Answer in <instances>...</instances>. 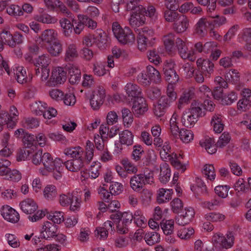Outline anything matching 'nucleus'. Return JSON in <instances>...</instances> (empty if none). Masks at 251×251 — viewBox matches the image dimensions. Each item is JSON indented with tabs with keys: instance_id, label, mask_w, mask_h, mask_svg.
I'll list each match as a JSON object with an SVG mask.
<instances>
[{
	"instance_id": "47",
	"label": "nucleus",
	"mask_w": 251,
	"mask_h": 251,
	"mask_svg": "<svg viewBox=\"0 0 251 251\" xmlns=\"http://www.w3.org/2000/svg\"><path fill=\"white\" fill-rule=\"evenodd\" d=\"M225 77L226 81L232 84H237L240 81L239 72L235 69H231L227 72Z\"/></svg>"
},
{
	"instance_id": "45",
	"label": "nucleus",
	"mask_w": 251,
	"mask_h": 251,
	"mask_svg": "<svg viewBox=\"0 0 251 251\" xmlns=\"http://www.w3.org/2000/svg\"><path fill=\"white\" fill-rule=\"evenodd\" d=\"M181 15L176 9H166L164 12V18L169 23H175Z\"/></svg>"
},
{
	"instance_id": "52",
	"label": "nucleus",
	"mask_w": 251,
	"mask_h": 251,
	"mask_svg": "<svg viewBox=\"0 0 251 251\" xmlns=\"http://www.w3.org/2000/svg\"><path fill=\"white\" fill-rule=\"evenodd\" d=\"M6 172L3 176H5L7 179L16 182L21 180L22 175L19 171L15 169L11 170L8 167Z\"/></svg>"
},
{
	"instance_id": "27",
	"label": "nucleus",
	"mask_w": 251,
	"mask_h": 251,
	"mask_svg": "<svg viewBox=\"0 0 251 251\" xmlns=\"http://www.w3.org/2000/svg\"><path fill=\"white\" fill-rule=\"evenodd\" d=\"M83 152V149L80 146L67 148L64 151V153L66 155L74 159H83L82 157Z\"/></svg>"
},
{
	"instance_id": "39",
	"label": "nucleus",
	"mask_w": 251,
	"mask_h": 251,
	"mask_svg": "<svg viewBox=\"0 0 251 251\" xmlns=\"http://www.w3.org/2000/svg\"><path fill=\"white\" fill-rule=\"evenodd\" d=\"M95 146L93 142L87 140L85 147V157L84 159L86 164H89L93 159L94 156Z\"/></svg>"
},
{
	"instance_id": "36",
	"label": "nucleus",
	"mask_w": 251,
	"mask_h": 251,
	"mask_svg": "<svg viewBox=\"0 0 251 251\" xmlns=\"http://www.w3.org/2000/svg\"><path fill=\"white\" fill-rule=\"evenodd\" d=\"M59 24L62 29L63 35L66 37H70L73 32V25L66 18L61 19L59 20Z\"/></svg>"
},
{
	"instance_id": "57",
	"label": "nucleus",
	"mask_w": 251,
	"mask_h": 251,
	"mask_svg": "<svg viewBox=\"0 0 251 251\" xmlns=\"http://www.w3.org/2000/svg\"><path fill=\"white\" fill-rule=\"evenodd\" d=\"M194 233V229L192 227L182 228L177 231V236L181 239L190 238Z\"/></svg>"
},
{
	"instance_id": "26",
	"label": "nucleus",
	"mask_w": 251,
	"mask_h": 251,
	"mask_svg": "<svg viewBox=\"0 0 251 251\" xmlns=\"http://www.w3.org/2000/svg\"><path fill=\"white\" fill-rule=\"evenodd\" d=\"M200 145L204 148L209 154H214L217 151V144H215L213 139L206 137L200 142Z\"/></svg>"
},
{
	"instance_id": "13",
	"label": "nucleus",
	"mask_w": 251,
	"mask_h": 251,
	"mask_svg": "<svg viewBox=\"0 0 251 251\" xmlns=\"http://www.w3.org/2000/svg\"><path fill=\"white\" fill-rule=\"evenodd\" d=\"M194 215L195 211L193 208H185L181 214L176 218V223L180 226L188 224L192 221Z\"/></svg>"
},
{
	"instance_id": "48",
	"label": "nucleus",
	"mask_w": 251,
	"mask_h": 251,
	"mask_svg": "<svg viewBox=\"0 0 251 251\" xmlns=\"http://www.w3.org/2000/svg\"><path fill=\"white\" fill-rule=\"evenodd\" d=\"M204 217L207 221L213 223L222 222L226 218L225 215L220 212H210L205 215Z\"/></svg>"
},
{
	"instance_id": "18",
	"label": "nucleus",
	"mask_w": 251,
	"mask_h": 251,
	"mask_svg": "<svg viewBox=\"0 0 251 251\" xmlns=\"http://www.w3.org/2000/svg\"><path fill=\"white\" fill-rule=\"evenodd\" d=\"M86 164L84 159H73L68 160L63 163L67 170L73 172H76L81 170Z\"/></svg>"
},
{
	"instance_id": "16",
	"label": "nucleus",
	"mask_w": 251,
	"mask_h": 251,
	"mask_svg": "<svg viewBox=\"0 0 251 251\" xmlns=\"http://www.w3.org/2000/svg\"><path fill=\"white\" fill-rule=\"evenodd\" d=\"M58 32L54 29L49 28L43 30L39 36V39L44 44H49L58 39Z\"/></svg>"
},
{
	"instance_id": "64",
	"label": "nucleus",
	"mask_w": 251,
	"mask_h": 251,
	"mask_svg": "<svg viewBox=\"0 0 251 251\" xmlns=\"http://www.w3.org/2000/svg\"><path fill=\"white\" fill-rule=\"evenodd\" d=\"M251 107V101L249 99H241L237 102V109L241 112L246 111Z\"/></svg>"
},
{
	"instance_id": "11",
	"label": "nucleus",
	"mask_w": 251,
	"mask_h": 251,
	"mask_svg": "<svg viewBox=\"0 0 251 251\" xmlns=\"http://www.w3.org/2000/svg\"><path fill=\"white\" fill-rule=\"evenodd\" d=\"M1 214L5 220L12 223H16L20 219L19 214L15 209L7 205L2 206Z\"/></svg>"
},
{
	"instance_id": "32",
	"label": "nucleus",
	"mask_w": 251,
	"mask_h": 251,
	"mask_svg": "<svg viewBox=\"0 0 251 251\" xmlns=\"http://www.w3.org/2000/svg\"><path fill=\"white\" fill-rule=\"evenodd\" d=\"M175 35L173 33H170L163 37V41L166 50L173 52L175 50Z\"/></svg>"
},
{
	"instance_id": "20",
	"label": "nucleus",
	"mask_w": 251,
	"mask_h": 251,
	"mask_svg": "<svg viewBox=\"0 0 251 251\" xmlns=\"http://www.w3.org/2000/svg\"><path fill=\"white\" fill-rule=\"evenodd\" d=\"M138 9L140 11L144 16L149 17L151 21H155L158 17V13L156 8L153 5L150 4L147 7L142 5H138Z\"/></svg>"
},
{
	"instance_id": "12",
	"label": "nucleus",
	"mask_w": 251,
	"mask_h": 251,
	"mask_svg": "<svg viewBox=\"0 0 251 251\" xmlns=\"http://www.w3.org/2000/svg\"><path fill=\"white\" fill-rule=\"evenodd\" d=\"M197 67L205 76L209 77L214 72V63L208 59L198 58L196 61Z\"/></svg>"
},
{
	"instance_id": "24",
	"label": "nucleus",
	"mask_w": 251,
	"mask_h": 251,
	"mask_svg": "<svg viewBox=\"0 0 251 251\" xmlns=\"http://www.w3.org/2000/svg\"><path fill=\"white\" fill-rule=\"evenodd\" d=\"M68 72L70 75L69 82L75 84L78 83L81 78V72L78 67L75 65H70L68 67Z\"/></svg>"
},
{
	"instance_id": "15",
	"label": "nucleus",
	"mask_w": 251,
	"mask_h": 251,
	"mask_svg": "<svg viewBox=\"0 0 251 251\" xmlns=\"http://www.w3.org/2000/svg\"><path fill=\"white\" fill-rule=\"evenodd\" d=\"M146 20L145 17L138 9L131 14L128 22L130 26L136 28L144 25Z\"/></svg>"
},
{
	"instance_id": "5",
	"label": "nucleus",
	"mask_w": 251,
	"mask_h": 251,
	"mask_svg": "<svg viewBox=\"0 0 251 251\" xmlns=\"http://www.w3.org/2000/svg\"><path fill=\"white\" fill-rule=\"evenodd\" d=\"M214 108L215 104L209 100H205L203 102L198 100H195L192 101L188 111L199 119L205 115L204 110L212 111Z\"/></svg>"
},
{
	"instance_id": "4",
	"label": "nucleus",
	"mask_w": 251,
	"mask_h": 251,
	"mask_svg": "<svg viewBox=\"0 0 251 251\" xmlns=\"http://www.w3.org/2000/svg\"><path fill=\"white\" fill-rule=\"evenodd\" d=\"M21 210L26 214H31L35 212L34 215L29 216L28 218L32 222H35L43 218L45 213L42 210H37L38 206L36 202L31 199H26L20 202Z\"/></svg>"
},
{
	"instance_id": "55",
	"label": "nucleus",
	"mask_w": 251,
	"mask_h": 251,
	"mask_svg": "<svg viewBox=\"0 0 251 251\" xmlns=\"http://www.w3.org/2000/svg\"><path fill=\"white\" fill-rule=\"evenodd\" d=\"M50 59L48 54H43L36 59L34 65L36 67H47L50 63Z\"/></svg>"
},
{
	"instance_id": "49",
	"label": "nucleus",
	"mask_w": 251,
	"mask_h": 251,
	"mask_svg": "<svg viewBox=\"0 0 251 251\" xmlns=\"http://www.w3.org/2000/svg\"><path fill=\"white\" fill-rule=\"evenodd\" d=\"M160 225L165 234H173L174 229V222L173 220L162 221L160 222Z\"/></svg>"
},
{
	"instance_id": "1",
	"label": "nucleus",
	"mask_w": 251,
	"mask_h": 251,
	"mask_svg": "<svg viewBox=\"0 0 251 251\" xmlns=\"http://www.w3.org/2000/svg\"><path fill=\"white\" fill-rule=\"evenodd\" d=\"M42 164L44 168L39 169L40 174L47 176L52 173L56 179L61 177L63 163L60 158H55L53 159L50 153L45 152L42 156Z\"/></svg>"
},
{
	"instance_id": "43",
	"label": "nucleus",
	"mask_w": 251,
	"mask_h": 251,
	"mask_svg": "<svg viewBox=\"0 0 251 251\" xmlns=\"http://www.w3.org/2000/svg\"><path fill=\"white\" fill-rule=\"evenodd\" d=\"M146 70L151 81H152L156 83L160 82L161 75L158 70L151 65L148 66Z\"/></svg>"
},
{
	"instance_id": "56",
	"label": "nucleus",
	"mask_w": 251,
	"mask_h": 251,
	"mask_svg": "<svg viewBox=\"0 0 251 251\" xmlns=\"http://www.w3.org/2000/svg\"><path fill=\"white\" fill-rule=\"evenodd\" d=\"M226 23V19L224 16L217 15L214 19H210L209 26L211 28L219 27Z\"/></svg>"
},
{
	"instance_id": "29",
	"label": "nucleus",
	"mask_w": 251,
	"mask_h": 251,
	"mask_svg": "<svg viewBox=\"0 0 251 251\" xmlns=\"http://www.w3.org/2000/svg\"><path fill=\"white\" fill-rule=\"evenodd\" d=\"M160 170L159 180L161 183L165 184L169 181L171 176V170L169 164L166 162L161 164Z\"/></svg>"
},
{
	"instance_id": "25",
	"label": "nucleus",
	"mask_w": 251,
	"mask_h": 251,
	"mask_svg": "<svg viewBox=\"0 0 251 251\" xmlns=\"http://www.w3.org/2000/svg\"><path fill=\"white\" fill-rule=\"evenodd\" d=\"M125 90L129 97L134 98L136 99L141 97V89L135 83H127L125 87Z\"/></svg>"
},
{
	"instance_id": "46",
	"label": "nucleus",
	"mask_w": 251,
	"mask_h": 251,
	"mask_svg": "<svg viewBox=\"0 0 251 251\" xmlns=\"http://www.w3.org/2000/svg\"><path fill=\"white\" fill-rule=\"evenodd\" d=\"M181 141L185 144H188L191 142L194 138L193 132L187 129H181L178 134Z\"/></svg>"
},
{
	"instance_id": "42",
	"label": "nucleus",
	"mask_w": 251,
	"mask_h": 251,
	"mask_svg": "<svg viewBox=\"0 0 251 251\" xmlns=\"http://www.w3.org/2000/svg\"><path fill=\"white\" fill-rule=\"evenodd\" d=\"M10 114H8L9 120L8 123V127L13 128L16 125L18 119L19 112L15 106L10 107Z\"/></svg>"
},
{
	"instance_id": "8",
	"label": "nucleus",
	"mask_w": 251,
	"mask_h": 251,
	"mask_svg": "<svg viewBox=\"0 0 251 251\" xmlns=\"http://www.w3.org/2000/svg\"><path fill=\"white\" fill-rule=\"evenodd\" d=\"M176 48L178 50L179 56L183 59H188L191 61H194L195 60L194 51L188 50L185 40H183L180 38H176L175 40V49Z\"/></svg>"
},
{
	"instance_id": "60",
	"label": "nucleus",
	"mask_w": 251,
	"mask_h": 251,
	"mask_svg": "<svg viewBox=\"0 0 251 251\" xmlns=\"http://www.w3.org/2000/svg\"><path fill=\"white\" fill-rule=\"evenodd\" d=\"M101 169V166L99 162H95L91 165L89 169V175L90 178L95 179L100 175V171Z\"/></svg>"
},
{
	"instance_id": "30",
	"label": "nucleus",
	"mask_w": 251,
	"mask_h": 251,
	"mask_svg": "<svg viewBox=\"0 0 251 251\" xmlns=\"http://www.w3.org/2000/svg\"><path fill=\"white\" fill-rule=\"evenodd\" d=\"M119 141L123 144L127 146H131L133 144L134 135L129 130H124L119 134Z\"/></svg>"
},
{
	"instance_id": "2",
	"label": "nucleus",
	"mask_w": 251,
	"mask_h": 251,
	"mask_svg": "<svg viewBox=\"0 0 251 251\" xmlns=\"http://www.w3.org/2000/svg\"><path fill=\"white\" fill-rule=\"evenodd\" d=\"M162 146V150L160 152L161 158L165 161H169L173 167L181 172H184L186 167L181 162V159H182V155L172 153L171 146L167 142L163 144Z\"/></svg>"
},
{
	"instance_id": "50",
	"label": "nucleus",
	"mask_w": 251,
	"mask_h": 251,
	"mask_svg": "<svg viewBox=\"0 0 251 251\" xmlns=\"http://www.w3.org/2000/svg\"><path fill=\"white\" fill-rule=\"evenodd\" d=\"M144 239L148 245L152 246L160 241V234L156 232H149L145 234Z\"/></svg>"
},
{
	"instance_id": "21",
	"label": "nucleus",
	"mask_w": 251,
	"mask_h": 251,
	"mask_svg": "<svg viewBox=\"0 0 251 251\" xmlns=\"http://www.w3.org/2000/svg\"><path fill=\"white\" fill-rule=\"evenodd\" d=\"M210 19L206 17L200 18L195 25V32L199 36L203 37L206 33L207 25L209 26Z\"/></svg>"
},
{
	"instance_id": "19",
	"label": "nucleus",
	"mask_w": 251,
	"mask_h": 251,
	"mask_svg": "<svg viewBox=\"0 0 251 251\" xmlns=\"http://www.w3.org/2000/svg\"><path fill=\"white\" fill-rule=\"evenodd\" d=\"M57 228L56 226L52 223L49 221L44 222L42 229L41 233L45 239H48L56 235Z\"/></svg>"
},
{
	"instance_id": "23",
	"label": "nucleus",
	"mask_w": 251,
	"mask_h": 251,
	"mask_svg": "<svg viewBox=\"0 0 251 251\" xmlns=\"http://www.w3.org/2000/svg\"><path fill=\"white\" fill-rule=\"evenodd\" d=\"M78 56L77 46L75 43L67 45L65 52V60L66 61H73Z\"/></svg>"
},
{
	"instance_id": "54",
	"label": "nucleus",
	"mask_w": 251,
	"mask_h": 251,
	"mask_svg": "<svg viewBox=\"0 0 251 251\" xmlns=\"http://www.w3.org/2000/svg\"><path fill=\"white\" fill-rule=\"evenodd\" d=\"M81 203V199L80 196L78 195L75 196L73 193L69 204L70 209L74 212L78 211L80 208Z\"/></svg>"
},
{
	"instance_id": "61",
	"label": "nucleus",
	"mask_w": 251,
	"mask_h": 251,
	"mask_svg": "<svg viewBox=\"0 0 251 251\" xmlns=\"http://www.w3.org/2000/svg\"><path fill=\"white\" fill-rule=\"evenodd\" d=\"M237 94L235 92L232 91L222 98V104L230 105L235 102L237 100Z\"/></svg>"
},
{
	"instance_id": "14",
	"label": "nucleus",
	"mask_w": 251,
	"mask_h": 251,
	"mask_svg": "<svg viewBox=\"0 0 251 251\" xmlns=\"http://www.w3.org/2000/svg\"><path fill=\"white\" fill-rule=\"evenodd\" d=\"M132 110L133 114L137 117L143 115L148 110V105L145 99L142 97L134 100Z\"/></svg>"
},
{
	"instance_id": "10",
	"label": "nucleus",
	"mask_w": 251,
	"mask_h": 251,
	"mask_svg": "<svg viewBox=\"0 0 251 251\" xmlns=\"http://www.w3.org/2000/svg\"><path fill=\"white\" fill-rule=\"evenodd\" d=\"M113 223L111 221H106L101 227H97L95 230L96 237L101 240H105L109 232L113 231Z\"/></svg>"
},
{
	"instance_id": "59",
	"label": "nucleus",
	"mask_w": 251,
	"mask_h": 251,
	"mask_svg": "<svg viewBox=\"0 0 251 251\" xmlns=\"http://www.w3.org/2000/svg\"><path fill=\"white\" fill-rule=\"evenodd\" d=\"M6 11L10 15L20 16L24 15L22 8L18 5H10L7 7Z\"/></svg>"
},
{
	"instance_id": "9",
	"label": "nucleus",
	"mask_w": 251,
	"mask_h": 251,
	"mask_svg": "<svg viewBox=\"0 0 251 251\" xmlns=\"http://www.w3.org/2000/svg\"><path fill=\"white\" fill-rule=\"evenodd\" d=\"M105 97V89L99 86L93 92L90 99V104L94 110H98L102 104Z\"/></svg>"
},
{
	"instance_id": "44",
	"label": "nucleus",
	"mask_w": 251,
	"mask_h": 251,
	"mask_svg": "<svg viewBox=\"0 0 251 251\" xmlns=\"http://www.w3.org/2000/svg\"><path fill=\"white\" fill-rule=\"evenodd\" d=\"M123 124L125 126L128 128L131 126L133 122V116L131 111L125 108L122 110Z\"/></svg>"
},
{
	"instance_id": "53",
	"label": "nucleus",
	"mask_w": 251,
	"mask_h": 251,
	"mask_svg": "<svg viewBox=\"0 0 251 251\" xmlns=\"http://www.w3.org/2000/svg\"><path fill=\"white\" fill-rule=\"evenodd\" d=\"M95 75L99 76L105 75L108 71L103 63L97 62L93 65V69Z\"/></svg>"
},
{
	"instance_id": "6",
	"label": "nucleus",
	"mask_w": 251,
	"mask_h": 251,
	"mask_svg": "<svg viewBox=\"0 0 251 251\" xmlns=\"http://www.w3.org/2000/svg\"><path fill=\"white\" fill-rule=\"evenodd\" d=\"M153 180L152 173L135 175L130 178V186L134 191L138 192L146 184H150L152 182Z\"/></svg>"
},
{
	"instance_id": "51",
	"label": "nucleus",
	"mask_w": 251,
	"mask_h": 251,
	"mask_svg": "<svg viewBox=\"0 0 251 251\" xmlns=\"http://www.w3.org/2000/svg\"><path fill=\"white\" fill-rule=\"evenodd\" d=\"M0 38L1 39L0 41L2 44H7L11 47H13V35L10 31L6 30L2 31L0 33Z\"/></svg>"
},
{
	"instance_id": "28",
	"label": "nucleus",
	"mask_w": 251,
	"mask_h": 251,
	"mask_svg": "<svg viewBox=\"0 0 251 251\" xmlns=\"http://www.w3.org/2000/svg\"><path fill=\"white\" fill-rule=\"evenodd\" d=\"M198 121V119L195 117L194 115L189 111L183 112L181 118V123L184 126L191 128L194 126Z\"/></svg>"
},
{
	"instance_id": "33",
	"label": "nucleus",
	"mask_w": 251,
	"mask_h": 251,
	"mask_svg": "<svg viewBox=\"0 0 251 251\" xmlns=\"http://www.w3.org/2000/svg\"><path fill=\"white\" fill-rule=\"evenodd\" d=\"M17 81L21 84H24L27 82L28 78L25 69L22 66H18L13 69Z\"/></svg>"
},
{
	"instance_id": "58",
	"label": "nucleus",
	"mask_w": 251,
	"mask_h": 251,
	"mask_svg": "<svg viewBox=\"0 0 251 251\" xmlns=\"http://www.w3.org/2000/svg\"><path fill=\"white\" fill-rule=\"evenodd\" d=\"M223 234L217 232L213 234L211 238V243L213 247L219 251H221Z\"/></svg>"
},
{
	"instance_id": "34",
	"label": "nucleus",
	"mask_w": 251,
	"mask_h": 251,
	"mask_svg": "<svg viewBox=\"0 0 251 251\" xmlns=\"http://www.w3.org/2000/svg\"><path fill=\"white\" fill-rule=\"evenodd\" d=\"M30 109L32 113L37 115H41L47 108L46 103L42 101H35L30 104Z\"/></svg>"
},
{
	"instance_id": "37",
	"label": "nucleus",
	"mask_w": 251,
	"mask_h": 251,
	"mask_svg": "<svg viewBox=\"0 0 251 251\" xmlns=\"http://www.w3.org/2000/svg\"><path fill=\"white\" fill-rule=\"evenodd\" d=\"M201 173L207 179L213 181L215 179V170L212 164L204 165L201 170Z\"/></svg>"
},
{
	"instance_id": "38",
	"label": "nucleus",
	"mask_w": 251,
	"mask_h": 251,
	"mask_svg": "<svg viewBox=\"0 0 251 251\" xmlns=\"http://www.w3.org/2000/svg\"><path fill=\"white\" fill-rule=\"evenodd\" d=\"M234 243V236L232 232H228L225 235L223 234L221 250L231 248Z\"/></svg>"
},
{
	"instance_id": "22",
	"label": "nucleus",
	"mask_w": 251,
	"mask_h": 251,
	"mask_svg": "<svg viewBox=\"0 0 251 251\" xmlns=\"http://www.w3.org/2000/svg\"><path fill=\"white\" fill-rule=\"evenodd\" d=\"M48 45L47 50L52 56H59L63 52V45L58 39Z\"/></svg>"
},
{
	"instance_id": "63",
	"label": "nucleus",
	"mask_w": 251,
	"mask_h": 251,
	"mask_svg": "<svg viewBox=\"0 0 251 251\" xmlns=\"http://www.w3.org/2000/svg\"><path fill=\"white\" fill-rule=\"evenodd\" d=\"M137 81L141 85L146 86L151 84V81L148 74L143 71L136 77Z\"/></svg>"
},
{
	"instance_id": "40",
	"label": "nucleus",
	"mask_w": 251,
	"mask_h": 251,
	"mask_svg": "<svg viewBox=\"0 0 251 251\" xmlns=\"http://www.w3.org/2000/svg\"><path fill=\"white\" fill-rule=\"evenodd\" d=\"M134 223L138 227L144 228L146 226L147 220L140 210L135 211L133 214Z\"/></svg>"
},
{
	"instance_id": "62",
	"label": "nucleus",
	"mask_w": 251,
	"mask_h": 251,
	"mask_svg": "<svg viewBox=\"0 0 251 251\" xmlns=\"http://www.w3.org/2000/svg\"><path fill=\"white\" fill-rule=\"evenodd\" d=\"M230 187L227 185H218L215 188V192L219 197L226 198L228 196Z\"/></svg>"
},
{
	"instance_id": "41",
	"label": "nucleus",
	"mask_w": 251,
	"mask_h": 251,
	"mask_svg": "<svg viewBox=\"0 0 251 251\" xmlns=\"http://www.w3.org/2000/svg\"><path fill=\"white\" fill-rule=\"evenodd\" d=\"M35 19L39 22L46 24H54L58 21L55 16H52L46 13L35 16Z\"/></svg>"
},
{
	"instance_id": "17",
	"label": "nucleus",
	"mask_w": 251,
	"mask_h": 251,
	"mask_svg": "<svg viewBox=\"0 0 251 251\" xmlns=\"http://www.w3.org/2000/svg\"><path fill=\"white\" fill-rule=\"evenodd\" d=\"M189 26V20L184 15H181L177 20L173 24V28L176 33L184 32Z\"/></svg>"
},
{
	"instance_id": "7",
	"label": "nucleus",
	"mask_w": 251,
	"mask_h": 251,
	"mask_svg": "<svg viewBox=\"0 0 251 251\" xmlns=\"http://www.w3.org/2000/svg\"><path fill=\"white\" fill-rule=\"evenodd\" d=\"M66 78V72L63 68L54 67L52 69L50 77L46 83V85L49 87H52L61 84L65 82Z\"/></svg>"
},
{
	"instance_id": "31",
	"label": "nucleus",
	"mask_w": 251,
	"mask_h": 251,
	"mask_svg": "<svg viewBox=\"0 0 251 251\" xmlns=\"http://www.w3.org/2000/svg\"><path fill=\"white\" fill-rule=\"evenodd\" d=\"M172 189L160 188L157 191V201L159 203L167 202L171 199Z\"/></svg>"
},
{
	"instance_id": "3",
	"label": "nucleus",
	"mask_w": 251,
	"mask_h": 251,
	"mask_svg": "<svg viewBox=\"0 0 251 251\" xmlns=\"http://www.w3.org/2000/svg\"><path fill=\"white\" fill-rule=\"evenodd\" d=\"M112 31L115 37L122 44H132L135 41L132 31L128 27L122 28L117 22L113 23Z\"/></svg>"
},
{
	"instance_id": "35",
	"label": "nucleus",
	"mask_w": 251,
	"mask_h": 251,
	"mask_svg": "<svg viewBox=\"0 0 251 251\" xmlns=\"http://www.w3.org/2000/svg\"><path fill=\"white\" fill-rule=\"evenodd\" d=\"M43 194L46 200L49 201H53L57 196V188L54 185H48L44 188Z\"/></svg>"
}]
</instances>
